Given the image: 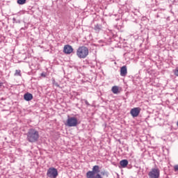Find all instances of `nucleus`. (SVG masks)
<instances>
[{"instance_id": "f257e3e1", "label": "nucleus", "mask_w": 178, "mask_h": 178, "mask_svg": "<svg viewBox=\"0 0 178 178\" xmlns=\"http://www.w3.org/2000/svg\"><path fill=\"white\" fill-rule=\"evenodd\" d=\"M40 139V132L35 129H29L26 134V140L29 143H37Z\"/></svg>"}, {"instance_id": "f03ea898", "label": "nucleus", "mask_w": 178, "mask_h": 178, "mask_svg": "<svg viewBox=\"0 0 178 178\" xmlns=\"http://www.w3.org/2000/svg\"><path fill=\"white\" fill-rule=\"evenodd\" d=\"M88 48L86 46H81L76 50V56L79 58V59H86L87 56H88Z\"/></svg>"}, {"instance_id": "7ed1b4c3", "label": "nucleus", "mask_w": 178, "mask_h": 178, "mask_svg": "<svg viewBox=\"0 0 178 178\" xmlns=\"http://www.w3.org/2000/svg\"><path fill=\"white\" fill-rule=\"evenodd\" d=\"M99 172V165H94L92 171H88L86 173V178H102Z\"/></svg>"}, {"instance_id": "20e7f679", "label": "nucleus", "mask_w": 178, "mask_h": 178, "mask_svg": "<svg viewBox=\"0 0 178 178\" xmlns=\"http://www.w3.org/2000/svg\"><path fill=\"white\" fill-rule=\"evenodd\" d=\"M79 124V120L75 117H69L65 123V126L68 127H76Z\"/></svg>"}, {"instance_id": "39448f33", "label": "nucleus", "mask_w": 178, "mask_h": 178, "mask_svg": "<svg viewBox=\"0 0 178 178\" xmlns=\"http://www.w3.org/2000/svg\"><path fill=\"white\" fill-rule=\"evenodd\" d=\"M161 175V170L159 168H152L150 172L148 173L149 178H159Z\"/></svg>"}, {"instance_id": "423d86ee", "label": "nucleus", "mask_w": 178, "mask_h": 178, "mask_svg": "<svg viewBox=\"0 0 178 178\" xmlns=\"http://www.w3.org/2000/svg\"><path fill=\"white\" fill-rule=\"evenodd\" d=\"M47 177L56 178L58 177V170L55 168H50L47 170Z\"/></svg>"}, {"instance_id": "0eeeda50", "label": "nucleus", "mask_w": 178, "mask_h": 178, "mask_svg": "<svg viewBox=\"0 0 178 178\" xmlns=\"http://www.w3.org/2000/svg\"><path fill=\"white\" fill-rule=\"evenodd\" d=\"M141 112V108L140 107H135L131 109L130 113L133 118H137Z\"/></svg>"}, {"instance_id": "6e6552de", "label": "nucleus", "mask_w": 178, "mask_h": 178, "mask_svg": "<svg viewBox=\"0 0 178 178\" xmlns=\"http://www.w3.org/2000/svg\"><path fill=\"white\" fill-rule=\"evenodd\" d=\"M63 52L67 55H70V54L73 52V47L70 44L65 45L63 48Z\"/></svg>"}, {"instance_id": "1a4fd4ad", "label": "nucleus", "mask_w": 178, "mask_h": 178, "mask_svg": "<svg viewBox=\"0 0 178 178\" xmlns=\"http://www.w3.org/2000/svg\"><path fill=\"white\" fill-rule=\"evenodd\" d=\"M127 74V67L126 65H124L120 69V76L122 77L126 76Z\"/></svg>"}, {"instance_id": "9d476101", "label": "nucleus", "mask_w": 178, "mask_h": 178, "mask_svg": "<svg viewBox=\"0 0 178 178\" xmlns=\"http://www.w3.org/2000/svg\"><path fill=\"white\" fill-rule=\"evenodd\" d=\"M111 91L113 94H119L122 90L119 88V86H113L111 88Z\"/></svg>"}, {"instance_id": "9b49d317", "label": "nucleus", "mask_w": 178, "mask_h": 178, "mask_svg": "<svg viewBox=\"0 0 178 178\" xmlns=\"http://www.w3.org/2000/svg\"><path fill=\"white\" fill-rule=\"evenodd\" d=\"M24 99H25V101H31V99H33V95L29 92L26 93L24 95Z\"/></svg>"}, {"instance_id": "f8f14e48", "label": "nucleus", "mask_w": 178, "mask_h": 178, "mask_svg": "<svg viewBox=\"0 0 178 178\" xmlns=\"http://www.w3.org/2000/svg\"><path fill=\"white\" fill-rule=\"evenodd\" d=\"M120 165L122 168H126L129 165V161L127 159L122 160Z\"/></svg>"}, {"instance_id": "ddd939ff", "label": "nucleus", "mask_w": 178, "mask_h": 178, "mask_svg": "<svg viewBox=\"0 0 178 178\" xmlns=\"http://www.w3.org/2000/svg\"><path fill=\"white\" fill-rule=\"evenodd\" d=\"M15 76H19L20 77H22V71L20 70H16Z\"/></svg>"}, {"instance_id": "4468645a", "label": "nucleus", "mask_w": 178, "mask_h": 178, "mask_svg": "<svg viewBox=\"0 0 178 178\" xmlns=\"http://www.w3.org/2000/svg\"><path fill=\"white\" fill-rule=\"evenodd\" d=\"M26 0H17V3L19 5H24V3H26Z\"/></svg>"}, {"instance_id": "2eb2a0df", "label": "nucleus", "mask_w": 178, "mask_h": 178, "mask_svg": "<svg viewBox=\"0 0 178 178\" xmlns=\"http://www.w3.org/2000/svg\"><path fill=\"white\" fill-rule=\"evenodd\" d=\"M174 74L178 77V67H177L174 70Z\"/></svg>"}, {"instance_id": "dca6fc26", "label": "nucleus", "mask_w": 178, "mask_h": 178, "mask_svg": "<svg viewBox=\"0 0 178 178\" xmlns=\"http://www.w3.org/2000/svg\"><path fill=\"white\" fill-rule=\"evenodd\" d=\"M102 176H106V177H108V172L103 171L101 172Z\"/></svg>"}, {"instance_id": "f3484780", "label": "nucleus", "mask_w": 178, "mask_h": 178, "mask_svg": "<svg viewBox=\"0 0 178 178\" xmlns=\"http://www.w3.org/2000/svg\"><path fill=\"white\" fill-rule=\"evenodd\" d=\"M174 170L175 172H178V165H174Z\"/></svg>"}, {"instance_id": "a211bd4d", "label": "nucleus", "mask_w": 178, "mask_h": 178, "mask_svg": "<svg viewBox=\"0 0 178 178\" xmlns=\"http://www.w3.org/2000/svg\"><path fill=\"white\" fill-rule=\"evenodd\" d=\"M3 86V83H0V88Z\"/></svg>"}, {"instance_id": "6ab92c4d", "label": "nucleus", "mask_w": 178, "mask_h": 178, "mask_svg": "<svg viewBox=\"0 0 178 178\" xmlns=\"http://www.w3.org/2000/svg\"><path fill=\"white\" fill-rule=\"evenodd\" d=\"M41 76H42L43 77H45V74H42Z\"/></svg>"}, {"instance_id": "aec40b11", "label": "nucleus", "mask_w": 178, "mask_h": 178, "mask_svg": "<svg viewBox=\"0 0 178 178\" xmlns=\"http://www.w3.org/2000/svg\"><path fill=\"white\" fill-rule=\"evenodd\" d=\"M86 104L88 105V102L86 101Z\"/></svg>"}]
</instances>
